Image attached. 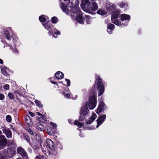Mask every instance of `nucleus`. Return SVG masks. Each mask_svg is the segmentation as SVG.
<instances>
[{"instance_id": "32", "label": "nucleus", "mask_w": 159, "mask_h": 159, "mask_svg": "<svg viewBox=\"0 0 159 159\" xmlns=\"http://www.w3.org/2000/svg\"><path fill=\"white\" fill-rule=\"evenodd\" d=\"M91 1L93 2H94L96 1V0H90ZM87 3H89L90 1L89 0H82V2L81 5H85V4H87Z\"/></svg>"}, {"instance_id": "55", "label": "nucleus", "mask_w": 159, "mask_h": 159, "mask_svg": "<svg viewBox=\"0 0 159 159\" xmlns=\"http://www.w3.org/2000/svg\"><path fill=\"white\" fill-rule=\"evenodd\" d=\"M69 89H67V90H66V91L67 92V93H69Z\"/></svg>"}, {"instance_id": "25", "label": "nucleus", "mask_w": 159, "mask_h": 159, "mask_svg": "<svg viewBox=\"0 0 159 159\" xmlns=\"http://www.w3.org/2000/svg\"><path fill=\"white\" fill-rule=\"evenodd\" d=\"M48 17L45 15H42L39 16V19L42 22H45L48 20Z\"/></svg>"}, {"instance_id": "14", "label": "nucleus", "mask_w": 159, "mask_h": 159, "mask_svg": "<svg viewBox=\"0 0 159 159\" xmlns=\"http://www.w3.org/2000/svg\"><path fill=\"white\" fill-rule=\"evenodd\" d=\"M106 116L105 114H103L99 116L97 120V125L96 126L97 128H98L100 125L105 121Z\"/></svg>"}, {"instance_id": "57", "label": "nucleus", "mask_w": 159, "mask_h": 159, "mask_svg": "<svg viewBox=\"0 0 159 159\" xmlns=\"http://www.w3.org/2000/svg\"><path fill=\"white\" fill-rule=\"evenodd\" d=\"M16 159H22L21 158L18 157V158H16Z\"/></svg>"}, {"instance_id": "24", "label": "nucleus", "mask_w": 159, "mask_h": 159, "mask_svg": "<svg viewBox=\"0 0 159 159\" xmlns=\"http://www.w3.org/2000/svg\"><path fill=\"white\" fill-rule=\"evenodd\" d=\"M36 128L40 131H43L44 129L43 126L39 122L37 123L36 125Z\"/></svg>"}, {"instance_id": "28", "label": "nucleus", "mask_w": 159, "mask_h": 159, "mask_svg": "<svg viewBox=\"0 0 159 159\" xmlns=\"http://www.w3.org/2000/svg\"><path fill=\"white\" fill-rule=\"evenodd\" d=\"M97 12L98 14L102 16H104L106 15L107 13V12L106 11L101 9L98 10Z\"/></svg>"}, {"instance_id": "8", "label": "nucleus", "mask_w": 159, "mask_h": 159, "mask_svg": "<svg viewBox=\"0 0 159 159\" xmlns=\"http://www.w3.org/2000/svg\"><path fill=\"white\" fill-rule=\"evenodd\" d=\"M16 151L11 148H7L4 150V154L5 156L9 158H11L15 154Z\"/></svg>"}, {"instance_id": "52", "label": "nucleus", "mask_w": 159, "mask_h": 159, "mask_svg": "<svg viewBox=\"0 0 159 159\" xmlns=\"http://www.w3.org/2000/svg\"><path fill=\"white\" fill-rule=\"evenodd\" d=\"M51 83L53 84H57L56 82H54V81H51Z\"/></svg>"}, {"instance_id": "59", "label": "nucleus", "mask_w": 159, "mask_h": 159, "mask_svg": "<svg viewBox=\"0 0 159 159\" xmlns=\"http://www.w3.org/2000/svg\"><path fill=\"white\" fill-rule=\"evenodd\" d=\"M76 97H75V98H73V99H76Z\"/></svg>"}, {"instance_id": "51", "label": "nucleus", "mask_w": 159, "mask_h": 159, "mask_svg": "<svg viewBox=\"0 0 159 159\" xmlns=\"http://www.w3.org/2000/svg\"><path fill=\"white\" fill-rule=\"evenodd\" d=\"M68 122L70 124H72V120L70 119H69L68 120Z\"/></svg>"}, {"instance_id": "22", "label": "nucleus", "mask_w": 159, "mask_h": 159, "mask_svg": "<svg viewBox=\"0 0 159 159\" xmlns=\"http://www.w3.org/2000/svg\"><path fill=\"white\" fill-rule=\"evenodd\" d=\"M55 76L57 79L59 80L63 78L64 74L62 72L58 71L55 73Z\"/></svg>"}, {"instance_id": "34", "label": "nucleus", "mask_w": 159, "mask_h": 159, "mask_svg": "<svg viewBox=\"0 0 159 159\" xmlns=\"http://www.w3.org/2000/svg\"><path fill=\"white\" fill-rule=\"evenodd\" d=\"M52 23L55 24L57 23L58 21V19L56 17H53L52 18Z\"/></svg>"}, {"instance_id": "36", "label": "nucleus", "mask_w": 159, "mask_h": 159, "mask_svg": "<svg viewBox=\"0 0 159 159\" xmlns=\"http://www.w3.org/2000/svg\"><path fill=\"white\" fill-rule=\"evenodd\" d=\"M36 105L38 107H42V105L40 102L39 101L36 100L34 101Z\"/></svg>"}, {"instance_id": "18", "label": "nucleus", "mask_w": 159, "mask_h": 159, "mask_svg": "<svg viewBox=\"0 0 159 159\" xmlns=\"http://www.w3.org/2000/svg\"><path fill=\"white\" fill-rule=\"evenodd\" d=\"M114 28V25L110 23L107 25V31L109 34H112V31Z\"/></svg>"}, {"instance_id": "42", "label": "nucleus", "mask_w": 159, "mask_h": 159, "mask_svg": "<svg viewBox=\"0 0 159 159\" xmlns=\"http://www.w3.org/2000/svg\"><path fill=\"white\" fill-rule=\"evenodd\" d=\"M3 88L6 90H7L9 89V86L8 84H6L5 85L3 86Z\"/></svg>"}, {"instance_id": "30", "label": "nucleus", "mask_w": 159, "mask_h": 159, "mask_svg": "<svg viewBox=\"0 0 159 159\" xmlns=\"http://www.w3.org/2000/svg\"><path fill=\"white\" fill-rule=\"evenodd\" d=\"M75 125H77L79 128H81L83 125V124L79 122L78 120H75L74 122Z\"/></svg>"}, {"instance_id": "3", "label": "nucleus", "mask_w": 159, "mask_h": 159, "mask_svg": "<svg viewBox=\"0 0 159 159\" xmlns=\"http://www.w3.org/2000/svg\"><path fill=\"white\" fill-rule=\"evenodd\" d=\"M96 81L95 83L97 85L98 89V96L102 95L104 93L105 87L102 81V79L97 75H96Z\"/></svg>"}, {"instance_id": "11", "label": "nucleus", "mask_w": 159, "mask_h": 159, "mask_svg": "<svg viewBox=\"0 0 159 159\" xmlns=\"http://www.w3.org/2000/svg\"><path fill=\"white\" fill-rule=\"evenodd\" d=\"M18 154L21 155L24 159H28V157L26 152L21 147H18L17 149Z\"/></svg>"}, {"instance_id": "46", "label": "nucleus", "mask_w": 159, "mask_h": 159, "mask_svg": "<svg viewBox=\"0 0 159 159\" xmlns=\"http://www.w3.org/2000/svg\"><path fill=\"white\" fill-rule=\"evenodd\" d=\"M28 132L31 135L33 134V132L32 130L30 128L27 129Z\"/></svg>"}, {"instance_id": "58", "label": "nucleus", "mask_w": 159, "mask_h": 159, "mask_svg": "<svg viewBox=\"0 0 159 159\" xmlns=\"http://www.w3.org/2000/svg\"><path fill=\"white\" fill-rule=\"evenodd\" d=\"M2 134V132L1 130H0V134Z\"/></svg>"}, {"instance_id": "53", "label": "nucleus", "mask_w": 159, "mask_h": 159, "mask_svg": "<svg viewBox=\"0 0 159 159\" xmlns=\"http://www.w3.org/2000/svg\"><path fill=\"white\" fill-rule=\"evenodd\" d=\"M0 63L1 64H2L3 63V61L1 59H0Z\"/></svg>"}, {"instance_id": "12", "label": "nucleus", "mask_w": 159, "mask_h": 159, "mask_svg": "<svg viewBox=\"0 0 159 159\" xmlns=\"http://www.w3.org/2000/svg\"><path fill=\"white\" fill-rule=\"evenodd\" d=\"M12 29L11 27H8L7 29H3V33L4 36L8 40H10L11 37L10 35V33H12Z\"/></svg>"}, {"instance_id": "26", "label": "nucleus", "mask_w": 159, "mask_h": 159, "mask_svg": "<svg viewBox=\"0 0 159 159\" xmlns=\"http://www.w3.org/2000/svg\"><path fill=\"white\" fill-rule=\"evenodd\" d=\"M31 146L34 150H37L39 148L40 144L37 142H34Z\"/></svg>"}, {"instance_id": "50", "label": "nucleus", "mask_w": 159, "mask_h": 159, "mask_svg": "<svg viewBox=\"0 0 159 159\" xmlns=\"http://www.w3.org/2000/svg\"><path fill=\"white\" fill-rule=\"evenodd\" d=\"M36 114L38 115H39V116H40L41 117H42V116H43V115L42 114H41L40 113L37 112H36Z\"/></svg>"}, {"instance_id": "7", "label": "nucleus", "mask_w": 159, "mask_h": 159, "mask_svg": "<svg viewBox=\"0 0 159 159\" xmlns=\"http://www.w3.org/2000/svg\"><path fill=\"white\" fill-rule=\"evenodd\" d=\"M119 15L120 12L118 10H115L112 13L111 20L112 23L120 26H121V23L120 22V20L116 19L119 16Z\"/></svg>"}, {"instance_id": "33", "label": "nucleus", "mask_w": 159, "mask_h": 159, "mask_svg": "<svg viewBox=\"0 0 159 159\" xmlns=\"http://www.w3.org/2000/svg\"><path fill=\"white\" fill-rule=\"evenodd\" d=\"M38 120L41 122L42 123L45 122L46 120L45 119V117L42 116V117H39L38 118Z\"/></svg>"}, {"instance_id": "19", "label": "nucleus", "mask_w": 159, "mask_h": 159, "mask_svg": "<svg viewBox=\"0 0 159 159\" xmlns=\"http://www.w3.org/2000/svg\"><path fill=\"white\" fill-rule=\"evenodd\" d=\"M46 142L47 146H48L50 149L52 150L54 145L53 142L49 139H47Z\"/></svg>"}, {"instance_id": "45", "label": "nucleus", "mask_w": 159, "mask_h": 159, "mask_svg": "<svg viewBox=\"0 0 159 159\" xmlns=\"http://www.w3.org/2000/svg\"><path fill=\"white\" fill-rule=\"evenodd\" d=\"M50 125H52V126H53L54 128H56V126L55 124L54 123H53V122H50Z\"/></svg>"}, {"instance_id": "44", "label": "nucleus", "mask_w": 159, "mask_h": 159, "mask_svg": "<svg viewBox=\"0 0 159 159\" xmlns=\"http://www.w3.org/2000/svg\"><path fill=\"white\" fill-rule=\"evenodd\" d=\"M4 95L2 94H0V100H2L4 99Z\"/></svg>"}, {"instance_id": "21", "label": "nucleus", "mask_w": 159, "mask_h": 159, "mask_svg": "<svg viewBox=\"0 0 159 159\" xmlns=\"http://www.w3.org/2000/svg\"><path fill=\"white\" fill-rule=\"evenodd\" d=\"M25 123L28 125L30 126L32 124L31 119L29 116L26 115L25 117Z\"/></svg>"}, {"instance_id": "23", "label": "nucleus", "mask_w": 159, "mask_h": 159, "mask_svg": "<svg viewBox=\"0 0 159 159\" xmlns=\"http://www.w3.org/2000/svg\"><path fill=\"white\" fill-rule=\"evenodd\" d=\"M116 7L115 5L114 4H110L109 5H108L107 6V10L109 11L112 10H113L115 9Z\"/></svg>"}, {"instance_id": "47", "label": "nucleus", "mask_w": 159, "mask_h": 159, "mask_svg": "<svg viewBox=\"0 0 159 159\" xmlns=\"http://www.w3.org/2000/svg\"><path fill=\"white\" fill-rule=\"evenodd\" d=\"M29 114L32 117H34L35 114L34 113H33V112H31V111H29Z\"/></svg>"}, {"instance_id": "60", "label": "nucleus", "mask_w": 159, "mask_h": 159, "mask_svg": "<svg viewBox=\"0 0 159 159\" xmlns=\"http://www.w3.org/2000/svg\"><path fill=\"white\" fill-rule=\"evenodd\" d=\"M0 38H2V37L1 36V35H0Z\"/></svg>"}, {"instance_id": "4", "label": "nucleus", "mask_w": 159, "mask_h": 159, "mask_svg": "<svg viewBox=\"0 0 159 159\" xmlns=\"http://www.w3.org/2000/svg\"><path fill=\"white\" fill-rule=\"evenodd\" d=\"M11 37L13 40V43H14L15 47L19 46L20 45L21 43L19 41L16 35H12ZM5 47L7 48L8 49H11L13 52L15 53H18V51L16 47H14V48H13L12 45H9L7 43H5V44L4 45L3 47L5 48Z\"/></svg>"}, {"instance_id": "6", "label": "nucleus", "mask_w": 159, "mask_h": 159, "mask_svg": "<svg viewBox=\"0 0 159 159\" xmlns=\"http://www.w3.org/2000/svg\"><path fill=\"white\" fill-rule=\"evenodd\" d=\"M96 93L93 91V93L89 97V107L91 110L93 109L97 105Z\"/></svg>"}, {"instance_id": "17", "label": "nucleus", "mask_w": 159, "mask_h": 159, "mask_svg": "<svg viewBox=\"0 0 159 159\" xmlns=\"http://www.w3.org/2000/svg\"><path fill=\"white\" fill-rule=\"evenodd\" d=\"M97 117V115L94 113H93L92 116L89 118L86 121L87 124H91L94 121Z\"/></svg>"}, {"instance_id": "31", "label": "nucleus", "mask_w": 159, "mask_h": 159, "mask_svg": "<svg viewBox=\"0 0 159 159\" xmlns=\"http://www.w3.org/2000/svg\"><path fill=\"white\" fill-rule=\"evenodd\" d=\"M62 94L64 96L65 98H69L72 96L71 93H66L65 92H63L62 93Z\"/></svg>"}, {"instance_id": "39", "label": "nucleus", "mask_w": 159, "mask_h": 159, "mask_svg": "<svg viewBox=\"0 0 159 159\" xmlns=\"http://www.w3.org/2000/svg\"><path fill=\"white\" fill-rule=\"evenodd\" d=\"M84 116H83V115L82 116V115H80V116L79 118V120L80 121H83L85 118Z\"/></svg>"}, {"instance_id": "10", "label": "nucleus", "mask_w": 159, "mask_h": 159, "mask_svg": "<svg viewBox=\"0 0 159 159\" xmlns=\"http://www.w3.org/2000/svg\"><path fill=\"white\" fill-rule=\"evenodd\" d=\"M7 139L5 136L0 134V150L2 149L7 145Z\"/></svg>"}, {"instance_id": "15", "label": "nucleus", "mask_w": 159, "mask_h": 159, "mask_svg": "<svg viewBox=\"0 0 159 159\" xmlns=\"http://www.w3.org/2000/svg\"><path fill=\"white\" fill-rule=\"evenodd\" d=\"M2 130L7 138H9L12 137V133L11 130L9 129L3 128Z\"/></svg>"}, {"instance_id": "1", "label": "nucleus", "mask_w": 159, "mask_h": 159, "mask_svg": "<svg viewBox=\"0 0 159 159\" xmlns=\"http://www.w3.org/2000/svg\"><path fill=\"white\" fill-rule=\"evenodd\" d=\"M78 4L79 2L77 0H69L67 5L68 8L66 4L62 2L60 4V6L63 12L67 15L69 14L71 11L73 13H77L76 20L79 23L84 24V21H85L87 24H90V16L82 13L78 6Z\"/></svg>"}, {"instance_id": "13", "label": "nucleus", "mask_w": 159, "mask_h": 159, "mask_svg": "<svg viewBox=\"0 0 159 159\" xmlns=\"http://www.w3.org/2000/svg\"><path fill=\"white\" fill-rule=\"evenodd\" d=\"M88 102H87L83 107H82L81 108L80 112V115L86 116V115L89 111V110L87 108Z\"/></svg>"}, {"instance_id": "9", "label": "nucleus", "mask_w": 159, "mask_h": 159, "mask_svg": "<svg viewBox=\"0 0 159 159\" xmlns=\"http://www.w3.org/2000/svg\"><path fill=\"white\" fill-rule=\"evenodd\" d=\"M130 19V16L129 15L124 14L121 15V25H126L128 24Z\"/></svg>"}, {"instance_id": "41", "label": "nucleus", "mask_w": 159, "mask_h": 159, "mask_svg": "<svg viewBox=\"0 0 159 159\" xmlns=\"http://www.w3.org/2000/svg\"><path fill=\"white\" fill-rule=\"evenodd\" d=\"M65 80L67 82V86H70V80H69L67 79H65Z\"/></svg>"}, {"instance_id": "54", "label": "nucleus", "mask_w": 159, "mask_h": 159, "mask_svg": "<svg viewBox=\"0 0 159 159\" xmlns=\"http://www.w3.org/2000/svg\"><path fill=\"white\" fill-rule=\"evenodd\" d=\"M35 159H41V158L38 156H36Z\"/></svg>"}, {"instance_id": "27", "label": "nucleus", "mask_w": 159, "mask_h": 159, "mask_svg": "<svg viewBox=\"0 0 159 159\" xmlns=\"http://www.w3.org/2000/svg\"><path fill=\"white\" fill-rule=\"evenodd\" d=\"M119 6L122 8H125L128 6V3L126 2H122L119 4Z\"/></svg>"}, {"instance_id": "43", "label": "nucleus", "mask_w": 159, "mask_h": 159, "mask_svg": "<svg viewBox=\"0 0 159 159\" xmlns=\"http://www.w3.org/2000/svg\"><path fill=\"white\" fill-rule=\"evenodd\" d=\"M58 147L61 149H62L63 148V145H62L60 143H58L57 144Z\"/></svg>"}, {"instance_id": "16", "label": "nucleus", "mask_w": 159, "mask_h": 159, "mask_svg": "<svg viewBox=\"0 0 159 159\" xmlns=\"http://www.w3.org/2000/svg\"><path fill=\"white\" fill-rule=\"evenodd\" d=\"M105 107L104 103L103 102H101L98 105V108L96 111V113L98 114L100 112L104 111Z\"/></svg>"}, {"instance_id": "40", "label": "nucleus", "mask_w": 159, "mask_h": 159, "mask_svg": "<svg viewBox=\"0 0 159 159\" xmlns=\"http://www.w3.org/2000/svg\"><path fill=\"white\" fill-rule=\"evenodd\" d=\"M24 137H25V138L27 142H28L29 143L30 142V140L29 137L28 136V135H24Z\"/></svg>"}, {"instance_id": "5", "label": "nucleus", "mask_w": 159, "mask_h": 159, "mask_svg": "<svg viewBox=\"0 0 159 159\" xmlns=\"http://www.w3.org/2000/svg\"><path fill=\"white\" fill-rule=\"evenodd\" d=\"M81 7L84 11L89 12L90 11H95L98 8V4L95 2L87 3L85 5H81Z\"/></svg>"}, {"instance_id": "29", "label": "nucleus", "mask_w": 159, "mask_h": 159, "mask_svg": "<svg viewBox=\"0 0 159 159\" xmlns=\"http://www.w3.org/2000/svg\"><path fill=\"white\" fill-rule=\"evenodd\" d=\"M7 145L8 146H14L15 144L14 141L13 140H7Z\"/></svg>"}, {"instance_id": "38", "label": "nucleus", "mask_w": 159, "mask_h": 159, "mask_svg": "<svg viewBox=\"0 0 159 159\" xmlns=\"http://www.w3.org/2000/svg\"><path fill=\"white\" fill-rule=\"evenodd\" d=\"M8 97L10 99H13L14 98V96L13 94L11 93H8Z\"/></svg>"}, {"instance_id": "37", "label": "nucleus", "mask_w": 159, "mask_h": 159, "mask_svg": "<svg viewBox=\"0 0 159 159\" xmlns=\"http://www.w3.org/2000/svg\"><path fill=\"white\" fill-rule=\"evenodd\" d=\"M50 128L48 127L47 128V130L48 131H47V133L49 135H51L52 133V129H50Z\"/></svg>"}, {"instance_id": "35", "label": "nucleus", "mask_w": 159, "mask_h": 159, "mask_svg": "<svg viewBox=\"0 0 159 159\" xmlns=\"http://www.w3.org/2000/svg\"><path fill=\"white\" fill-rule=\"evenodd\" d=\"M6 120L9 122H10L11 121V118L10 116L8 115L6 116Z\"/></svg>"}, {"instance_id": "49", "label": "nucleus", "mask_w": 159, "mask_h": 159, "mask_svg": "<svg viewBox=\"0 0 159 159\" xmlns=\"http://www.w3.org/2000/svg\"><path fill=\"white\" fill-rule=\"evenodd\" d=\"M0 159H8L6 157H5L4 156L2 155H0Z\"/></svg>"}, {"instance_id": "20", "label": "nucleus", "mask_w": 159, "mask_h": 159, "mask_svg": "<svg viewBox=\"0 0 159 159\" xmlns=\"http://www.w3.org/2000/svg\"><path fill=\"white\" fill-rule=\"evenodd\" d=\"M9 69L5 66L2 67L1 68V72L2 74L5 76H7L8 75V72L9 71Z\"/></svg>"}, {"instance_id": "56", "label": "nucleus", "mask_w": 159, "mask_h": 159, "mask_svg": "<svg viewBox=\"0 0 159 159\" xmlns=\"http://www.w3.org/2000/svg\"><path fill=\"white\" fill-rule=\"evenodd\" d=\"M70 13H71L70 16H74V15H72V13L73 14L74 13L72 12L71 11L70 12ZM75 13L77 14V13Z\"/></svg>"}, {"instance_id": "2", "label": "nucleus", "mask_w": 159, "mask_h": 159, "mask_svg": "<svg viewBox=\"0 0 159 159\" xmlns=\"http://www.w3.org/2000/svg\"><path fill=\"white\" fill-rule=\"evenodd\" d=\"M43 25L46 29L49 30L48 34L49 36L53 35L54 37L56 38L54 35V34L56 35L60 34V32L54 28L52 25L49 22L47 21L46 23L43 24Z\"/></svg>"}, {"instance_id": "48", "label": "nucleus", "mask_w": 159, "mask_h": 159, "mask_svg": "<svg viewBox=\"0 0 159 159\" xmlns=\"http://www.w3.org/2000/svg\"><path fill=\"white\" fill-rule=\"evenodd\" d=\"M18 94L20 96L22 95V94L19 92V90H16L14 92Z\"/></svg>"}]
</instances>
